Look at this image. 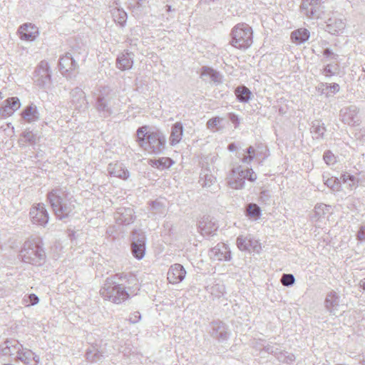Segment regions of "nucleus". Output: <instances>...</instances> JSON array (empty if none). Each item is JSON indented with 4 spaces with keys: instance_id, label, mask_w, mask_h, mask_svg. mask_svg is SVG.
I'll return each mask as SVG.
<instances>
[{
    "instance_id": "62",
    "label": "nucleus",
    "mask_w": 365,
    "mask_h": 365,
    "mask_svg": "<svg viewBox=\"0 0 365 365\" xmlns=\"http://www.w3.org/2000/svg\"><path fill=\"white\" fill-rule=\"evenodd\" d=\"M228 149L230 150V151H235V149H236V146L234 143H230L229 145H228Z\"/></svg>"
},
{
    "instance_id": "46",
    "label": "nucleus",
    "mask_w": 365,
    "mask_h": 365,
    "mask_svg": "<svg viewBox=\"0 0 365 365\" xmlns=\"http://www.w3.org/2000/svg\"><path fill=\"white\" fill-rule=\"evenodd\" d=\"M247 155H244L242 161L245 163H250L255 156V150L252 146H250L245 150Z\"/></svg>"
},
{
    "instance_id": "21",
    "label": "nucleus",
    "mask_w": 365,
    "mask_h": 365,
    "mask_svg": "<svg viewBox=\"0 0 365 365\" xmlns=\"http://www.w3.org/2000/svg\"><path fill=\"white\" fill-rule=\"evenodd\" d=\"M21 115L27 123H33L40 118L38 108L33 103L26 106L22 110Z\"/></svg>"
},
{
    "instance_id": "33",
    "label": "nucleus",
    "mask_w": 365,
    "mask_h": 365,
    "mask_svg": "<svg viewBox=\"0 0 365 365\" xmlns=\"http://www.w3.org/2000/svg\"><path fill=\"white\" fill-rule=\"evenodd\" d=\"M311 133L314 135V138L319 139L324 137V134L326 131L324 123L320 120H314L312 123Z\"/></svg>"
},
{
    "instance_id": "63",
    "label": "nucleus",
    "mask_w": 365,
    "mask_h": 365,
    "mask_svg": "<svg viewBox=\"0 0 365 365\" xmlns=\"http://www.w3.org/2000/svg\"><path fill=\"white\" fill-rule=\"evenodd\" d=\"M360 287L365 290V279L360 282Z\"/></svg>"
},
{
    "instance_id": "52",
    "label": "nucleus",
    "mask_w": 365,
    "mask_h": 365,
    "mask_svg": "<svg viewBox=\"0 0 365 365\" xmlns=\"http://www.w3.org/2000/svg\"><path fill=\"white\" fill-rule=\"evenodd\" d=\"M227 117L229 120L234 124L235 128H237L240 123V119L238 115L234 113H229L227 114Z\"/></svg>"
},
{
    "instance_id": "44",
    "label": "nucleus",
    "mask_w": 365,
    "mask_h": 365,
    "mask_svg": "<svg viewBox=\"0 0 365 365\" xmlns=\"http://www.w3.org/2000/svg\"><path fill=\"white\" fill-rule=\"evenodd\" d=\"M210 292L215 297L220 298L225 293V287L222 284H215L210 287Z\"/></svg>"
},
{
    "instance_id": "2",
    "label": "nucleus",
    "mask_w": 365,
    "mask_h": 365,
    "mask_svg": "<svg viewBox=\"0 0 365 365\" xmlns=\"http://www.w3.org/2000/svg\"><path fill=\"white\" fill-rule=\"evenodd\" d=\"M166 138L158 131H152L148 126L138 128V146L148 153L160 154L165 148Z\"/></svg>"
},
{
    "instance_id": "43",
    "label": "nucleus",
    "mask_w": 365,
    "mask_h": 365,
    "mask_svg": "<svg viewBox=\"0 0 365 365\" xmlns=\"http://www.w3.org/2000/svg\"><path fill=\"white\" fill-rule=\"evenodd\" d=\"M6 344L10 346L11 350L12 351V353H11V355H14L15 353L17 355H19V353L20 351H22L23 345L21 344L17 340L7 339Z\"/></svg>"
},
{
    "instance_id": "41",
    "label": "nucleus",
    "mask_w": 365,
    "mask_h": 365,
    "mask_svg": "<svg viewBox=\"0 0 365 365\" xmlns=\"http://www.w3.org/2000/svg\"><path fill=\"white\" fill-rule=\"evenodd\" d=\"M339 71V65L337 63H329L326 65L322 71V73L327 77L336 74Z\"/></svg>"
},
{
    "instance_id": "32",
    "label": "nucleus",
    "mask_w": 365,
    "mask_h": 365,
    "mask_svg": "<svg viewBox=\"0 0 365 365\" xmlns=\"http://www.w3.org/2000/svg\"><path fill=\"white\" fill-rule=\"evenodd\" d=\"M215 181V178L211 173L210 170L207 168L202 169L200 174L199 182L203 187H210Z\"/></svg>"
},
{
    "instance_id": "23",
    "label": "nucleus",
    "mask_w": 365,
    "mask_h": 365,
    "mask_svg": "<svg viewBox=\"0 0 365 365\" xmlns=\"http://www.w3.org/2000/svg\"><path fill=\"white\" fill-rule=\"evenodd\" d=\"M110 8L114 21L123 26L127 20L126 12L123 9H120L119 4L115 1L113 3V5L110 6Z\"/></svg>"
},
{
    "instance_id": "34",
    "label": "nucleus",
    "mask_w": 365,
    "mask_h": 365,
    "mask_svg": "<svg viewBox=\"0 0 365 365\" xmlns=\"http://www.w3.org/2000/svg\"><path fill=\"white\" fill-rule=\"evenodd\" d=\"M233 173H239L240 177L244 180L247 179L251 182H254L257 179V175L252 168L244 170L242 166H237L233 168Z\"/></svg>"
},
{
    "instance_id": "15",
    "label": "nucleus",
    "mask_w": 365,
    "mask_h": 365,
    "mask_svg": "<svg viewBox=\"0 0 365 365\" xmlns=\"http://www.w3.org/2000/svg\"><path fill=\"white\" fill-rule=\"evenodd\" d=\"M19 37L24 41H34L39 34L38 29L31 23H25L18 29Z\"/></svg>"
},
{
    "instance_id": "1",
    "label": "nucleus",
    "mask_w": 365,
    "mask_h": 365,
    "mask_svg": "<svg viewBox=\"0 0 365 365\" xmlns=\"http://www.w3.org/2000/svg\"><path fill=\"white\" fill-rule=\"evenodd\" d=\"M71 198L66 187H55L47 194V199L58 219L63 220L73 214L75 202Z\"/></svg>"
},
{
    "instance_id": "29",
    "label": "nucleus",
    "mask_w": 365,
    "mask_h": 365,
    "mask_svg": "<svg viewBox=\"0 0 365 365\" xmlns=\"http://www.w3.org/2000/svg\"><path fill=\"white\" fill-rule=\"evenodd\" d=\"M20 106L21 103L17 97L9 98L6 100L5 106L2 108L3 112L7 115H11L20 108Z\"/></svg>"
},
{
    "instance_id": "7",
    "label": "nucleus",
    "mask_w": 365,
    "mask_h": 365,
    "mask_svg": "<svg viewBox=\"0 0 365 365\" xmlns=\"http://www.w3.org/2000/svg\"><path fill=\"white\" fill-rule=\"evenodd\" d=\"M300 11L309 19H319L324 14V6L321 0H302Z\"/></svg>"
},
{
    "instance_id": "59",
    "label": "nucleus",
    "mask_w": 365,
    "mask_h": 365,
    "mask_svg": "<svg viewBox=\"0 0 365 365\" xmlns=\"http://www.w3.org/2000/svg\"><path fill=\"white\" fill-rule=\"evenodd\" d=\"M1 353L3 355H11L12 351L9 344H6V341L4 343V346L1 348Z\"/></svg>"
},
{
    "instance_id": "11",
    "label": "nucleus",
    "mask_w": 365,
    "mask_h": 365,
    "mask_svg": "<svg viewBox=\"0 0 365 365\" xmlns=\"http://www.w3.org/2000/svg\"><path fill=\"white\" fill-rule=\"evenodd\" d=\"M359 108L354 105L342 108L339 111L341 120L345 124L354 126L360 124V119L358 116Z\"/></svg>"
},
{
    "instance_id": "42",
    "label": "nucleus",
    "mask_w": 365,
    "mask_h": 365,
    "mask_svg": "<svg viewBox=\"0 0 365 365\" xmlns=\"http://www.w3.org/2000/svg\"><path fill=\"white\" fill-rule=\"evenodd\" d=\"M145 254V238L143 233L138 232V260Z\"/></svg>"
},
{
    "instance_id": "14",
    "label": "nucleus",
    "mask_w": 365,
    "mask_h": 365,
    "mask_svg": "<svg viewBox=\"0 0 365 365\" xmlns=\"http://www.w3.org/2000/svg\"><path fill=\"white\" fill-rule=\"evenodd\" d=\"M209 255L211 259L219 261H230L232 258L228 246L224 243H219L210 249Z\"/></svg>"
},
{
    "instance_id": "31",
    "label": "nucleus",
    "mask_w": 365,
    "mask_h": 365,
    "mask_svg": "<svg viewBox=\"0 0 365 365\" xmlns=\"http://www.w3.org/2000/svg\"><path fill=\"white\" fill-rule=\"evenodd\" d=\"M235 94L237 99L241 103H247L251 98L252 93L245 86H240L235 88Z\"/></svg>"
},
{
    "instance_id": "61",
    "label": "nucleus",
    "mask_w": 365,
    "mask_h": 365,
    "mask_svg": "<svg viewBox=\"0 0 365 365\" xmlns=\"http://www.w3.org/2000/svg\"><path fill=\"white\" fill-rule=\"evenodd\" d=\"M132 254L135 258H137V242L133 239L131 244Z\"/></svg>"
},
{
    "instance_id": "13",
    "label": "nucleus",
    "mask_w": 365,
    "mask_h": 365,
    "mask_svg": "<svg viewBox=\"0 0 365 365\" xmlns=\"http://www.w3.org/2000/svg\"><path fill=\"white\" fill-rule=\"evenodd\" d=\"M236 244L238 249L241 251H250L252 248L254 252H259L261 245L259 242L251 237V235H240L237 237Z\"/></svg>"
},
{
    "instance_id": "39",
    "label": "nucleus",
    "mask_w": 365,
    "mask_h": 365,
    "mask_svg": "<svg viewBox=\"0 0 365 365\" xmlns=\"http://www.w3.org/2000/svg\"><path fill=\"white\" fill-rule=\"evenodd\" d=\"M277 359L281 362L292 364L295 361L296 357L292 353L279 351L277 354Z\"/></svg>"
},
{
    "instance_id": "56",
    "label": "nucleus",
    "mask_w": 365,
    "mask_h": 365,
    "mask_svg": "<svg viewBox=\"0 0 365 365\" xmlns=\"http://www.w3.org/2000/svg\"><path fill=\"white\" fill-rule=\"evenodd\" d=\"M356 239L360 242H365V225L360 227L356 235Z\"/></svg>"
},
{
    "instance_id": "3",
    "label": "nucleus",
    "mask_w": 365,
    "mask_h": 365,
    "mask_svg": "<svg viewBox=\"0 0 365 365\" xmlns=\"http://www.w3.org/2000/svg\"><path fill=\"white\" fill-rule=\"evenodd\" d=\"M100 294L104 299L120 304L130 296H135V290L130 287H125L115 281V277H108L103 287L100 289Z\"/></svg>"
},
{
    "instance_id": "20",
    "label": "nucleus",
    "mask_w": 365,
    "mask_h": 365,
    "mask_svg": "<svg viewBox=\"0 0 365 365\" xmlns=\"http://www.w3.org/2000/svg\"><path fill=\"white\" fill-rule=\"evenodd\" d=\"M16 357L25 364L36 365L39 362L38 356L31 350L24 347L22 351H20L19 355H16Z\"/></svg>"
},
{
    "instance_id": "49",
    "label": "nucleus",
    "mask_w": 365,
    "mask_h": 365,
    "mask_svg": "<svg viewBox=\"0 0 365 365\" xmlns=\"http://www.w3.org/2000/svg\"><path fill=\"white\" fill-rule=\"evenodd\" d=\"M24 301L27 303V306H33L38 303L39 299L36 294H31L25 296Z\"/></svg>"
},
{
    "instance_id": "17",
    "label": "nucleus",
    "mask_w": 365,
    "mask_h": 365,
    "mask_svg": "<svg viewBox=\"0 0 365 365\" xmlns=\"http://www.w3.org/2000/svg\"><path fill=\"white\" fill-rule=\"evenodd\" d=\"M340 297L335 291H331L326 295L324 304L330 315L335 316L339 311Z\"/></svg>"
},
{
    "instance_id": "54",
    "label": "nucleus",
    "mask_w": 365,
    "mask_h": 365,
    "mask_svg": "<svg viewBox=\"0 0 365 365\" xmlns=\"http://www.w3.org/2000/svg\"><path fill=\"white\" fill-rule=\"evenodd\" d=\"M259 199L264 203H269L270 201V195L268 190H262L259 194Z\"/></svg>"
},
{
    "instance_id": "57",
    "label": "nucleus",
    "mask_w": 365,
    "mask_h": 365,
    "mask_svg": "<svg viewBox=\"0 0 365 365\" xmlns=\"http://www.w3.org/2000/svg\"><path fill=\"white\" fill-rule=\"evenodd\" d=\"M220 121V118L219 117L212 118L207 122V127L210 129L213 128L217 125Z\"/></svg>"
},
{
    "instance_id": "8",
    "label": "nucleus",
    "mask_w": 365,
    "mask_h": 365,
    "mask_svg": "<svg viewBox=\"0 0 365 365\" xmlns=\"http://www.w3.org/2000/svg\"><path fill=\"white\" fill-rule=\"evenodd\" d=\"M34 82L41 88H46L51 83V71L48 63L41 61L36 67L34 75Z\"/></svg>"
},
{
    "instance_id": "50",
    "label": "nucleus",
    "mask_w": 365,
    "mask_h": 365,
    "mask_svg": "<svg viewBox=\"0 0 365 365\" xmlns=\"http://www.w3.org/2000/svg\"><path fill=\"white\" fill-rule=\"evenodd\" d=\"M328 89V83H320L316 87L317 91L320 94H325L327 97L329 96V93H327V90Z\"/></svg>"
},
{
    "instance_id": "9",
    "label": "nucleus",
    "mask_w": 365,
    "mask_h": 365,
    "mask_svg": "<svg viewBox=\"0 0 365 365\" xmlns=\"http://www.w3.org/2000/svg\"><path fill=\"white\" fill-rule=\"evenodd\" d=\"M78 68V65L71 53H66L59 59V69L67 78H71L74 72Z\"/></svg>"
},
{
    "instance_id": "47",
    "label": "nucleus",
    "mask_w": 365,
    "mask_h": 365,
    "mask_svg": "<svg viewBox=\"0 0 365 365\" xmlns=\"http://www.w3.org/2000/svg\"><path fill=\"white\" fill-rule=\"evenodd\" d=\"M329 208V206L325 205V204H320L317 205L314 207V212L316 216L318 217H322L326 213V211H328Z\"/></svg>"
},
{
    "instance_id": "4",
    "label": "nucleus",
    "mask_w": 365,
    "mask_h": 365,
    "mask_svg": "<svg viewBox=\"0 0 365 365\" xmlns=\"http://www.w3.org/2000/svg\"><path fill=\"white\" fill-rule=\"evenodd\" d=\"M19 256L25 263L40 266L46 261V253L39 239L26 240L20 251Z\"/></svg>"
},
{
    "instance_id": "6",
    "label": "nucleus",
    "mask_w": 365,
    "mask_h": 365,
    "mask_svg": "<svg viewBox=\"0 0 365 365\" xmlns=\"http://www.w3.org/2000/svg\"><path fill=\"white\" fill-rule=\"evenodd\" d=\"M115 99L106 88L100 91L96 99V108L99 113L104 118L109 117L113 113Z\"/></svg>"
},
{
    "instance_id": "5",
    "label": "nucleus",
    "mask_w": 365,
    "mask_h": 365,
    "mask_svg": "<svg viewBox=\"0 0 365 365\" xmlns=\"http://www.w3.org/2000/svg\"><path fill=\"white\" fill-rule=\"evenodd\" d=\"M252 33V29L248 24H237L232 30L231 45L240 49L249 48L253 42Z\"/></svg>"
},
{
    "instance_id": "37",
    "label": "nucleus",
    "mask_w": 365,
    "mask_h": 365,
    "mask_svg": "<svg viewBox=\"0 0 365 365\" xmlns=\"http://www.w3.org/2000/svg\"><path fill=\"white\" fill-rule=\"evenodd\" d=\"M86 355V359L91 363L100 361L104 358L103 355L94 347L88 349Z\"/></svg>"
},
{
    "instance_id": "27",
    "label": "nucleus",
    "mask_w": 365,
    "mask_h": 365,
    "mask_svg": "<svg viewBox=\"0 0 365 365\" xmlns=\"http://www.w3.org/2000/svg\"><path fill=\"white\" fill-rule=\"evenodd\" d=\"M134 54L125 52L117 58V67L121 70L129 69L133 64Z\"/></svg>"
},
{
    "instance_id": "55",
    "label": "nucleus",
    "mask_w": 365,
    "mask_h": 365,
    "mask_svg": "<svg viewBox=\"0 0 365 365\" xmlns=\"http://www.w3.org/2000/svg\"><path fill=\"white\" fill-rule=\"evenodd\" d=\"M323 56L326 58H330L331 59H336L339 56L337 54L334 53L329 48H327L323 51Z\"/></svg>"
},
{
    "instance_id": "51",
    "label": "nucleus",
    "mask_w": 365,
    "mask_h": 365,
    "mask_svg": "<svg viewBox=\"0 0 365 365\" xmlns=\"http://www.w3.org/2000/svg\"><path fill=\"white\" fill-rule=\"evenodd\" d=\"M22 136L30 143H35L36 135L31 131H25L23 133Z\"/></svg>"
},
{
    "instance_id": "16",
    "label": "nucleus",
    "mask_w": 365,
    "mask_h": 365,
    "mask_svg": "<svg viewBox=\"0 0 365 365\" xmlns=\"http://www.w3.org/2000/svg\"><path fill=\"white\" fill-rule=\"evenodd\" d=\"M186 271L180 264H174L170 266L167 274V278L171 284H178L185 277Z\"/></svg>"
},
{
    "instance_id": "60",
    "label": "nucleus",
    "mask_w": 365,
    "mask_h": 365,
    "mask_svg": "<svg viewBox=\"0 0 365 365\" xmlns=\"http://www.w3.org/2000/svg\"><path fill=\"white\" fill-rule=\"evenodd\" d=\"M328 89L330 90L331 93L333 94L339 92V85L336 83H333L331 84L328 83Z\"/></svg>"
},
{
    "instance_id": "19",
    "label": "nucleus",
    "mask_w": 365,
    "mask_h": 365,
    "mask_svg": "<svg viewBox=\"0 0 365 365\" xmlns=\"http://www.w3.org/2000/svg\"><path fill=\"white\" fill-rule=\"evenodd\" d=\"M71 102L76 109H85L87 108L88 102L86 99V96L82 89L75 88L71 93Z\"/></svg>"
},
{
    "instance_id": "40",
    "label": "nucleus",
    "mask_w": 365,
    "mask_h": 365,
    "mask_svg": "<svg viewBox=\"0 0 365 365\" xmlns=\"http://www.w3.org/2000/svg\"><path fill=\"white\" fill-rule=\"evenodd\" d=\"M150 212L153 215H163L166 212L165 206L160 202L153 201L151 202Z\"/></svg>"
},
{
    "instance_id": "64",
    "label": "nucleus",
    "mask_w": 365,
    "mask_h": 365,
    "mask_svg": "<svg viewBox=\"0 0 365 365\" xmlns=\"http://www.w3.org/2000/svg\"><path fill=\"white\" fill-rule=\"evenodd\" d=\"M360 133H361V138L365 140V129H361L360 130Z\"/></svg>"
},
{
    "instance_id": "18",
    "label": "nucleus",
    "mask_w": 365,
    "mask_h": 365,
    "mask_svg": "<svg viewBox=\"0 0 365 365\" xmlns=\"http://www.w3.org/2000/svg\"><path fill=\"white\" fill-rule=\"evenodd\" d=\"M200 233L204 236H210L215 234L218 227L215 222L210 216H204L198 225Z\"/></svg>"
},
{
    "instance_id": "28",
    "label": "nucleus",
    "mask_w": 365,
    "mask_h": 365,
    "mask_svg": "<svg viewBox=\"0 0 365 365\" xmlns=\"http://www.w3.org/2000/svg\"><path fill=\"white\" fill-rule=\"evenodd\" d=\"M201 76L210 77L211 81L216 85L222 83V76L221 73L210 67L203 66L202 68Z\"/></svg>"
},
{
    "instance_id": "10",
    "label": "nucleus",
    "mask_w": 365,
    "mask_h": 365,
    "mask_svg": "<svg viewBox=\"0 0 365 365\" xmlns=\"http://www.w3.org/2000/svg\"><path fill=\"white\" fill-rule=\"evenodd\" d=\"M209 333L219 342L227 341L230 336L227 326L220 320L213 321L210 324Z\"/></svg>"
},
{
    "instance_id": "48",
    "label": "nucleus",
    "mask_w": 365,
    "mask_h": 365,
    "mask_svg": "<svg viewBox=\"0 0 365 365\" xmlns=\"http://www.w3.org/2000/svg\"><path fill=\"white\" fill-rule=\"evenodd\" d=\"M323 158L327 165H333L336 163V158L330 150L324 152Z\"/></svg>"
},
{
    "instance_id": "30",
    "label": "nucleus",
    "mask_w": 365,
    "mask_h": 365,
    "mask_svg": "<svg viewBox=\"0 0 365 365\" xmlns=\"http://www.w3.org/2000/svg\"><path fill=\"white\" fill-rule=\"evenodd\" d=\"M227 179V183L232 189L239 190L245 187V181L240 177L239 173H233V168Z\"/></svg>"
},
{
    "instance_id": "24",
    "label": "nucleus",
    "mask_w": 365,
    "mask_h": 365,
    "mask_svg": "<svg viewBox=\"0 0 365 365\" xmlns=\"http://www.w3.org/2000/svg\"><path fill=\"white\" fill-rule=\"evenodd\" d=\"M345 26L346 24L342 19L329 18L327 21L326 31L336 35L341 32Z\"/></svg>"
},
{
    "instance_id": "22",
    "label": "nucleus",
    "mask_w": 365,
    "mask_h": 365,
    "mask_svg": "<svg viewBox=\"0 0 365 365\" xmlns=\"http://www.w3.org/2000/svg\"><path fill=\"white\" fill-rule=\"evenodd\" d=\"M108 172L111 176L121 179H127L129 175L128 170L125 169L123 164L119 163H110L108 166Z\"/></svg>"
},
{
    "instance_id": "58",
    "label": "nucleus",
    "mask_w": 365,
    "mask_h": 365,
    "mask_svg": "<svg viewBox=\"0 0 365 365\" xmlns=\"http://www.w3.org/2000/svg\"><path fill=\"white\" fill-rule=\"evenodd\" d=\"M341 180L343 181V182L346 183L348 181H351L353 184H355V178L347 173L342 174L341 176Z\"/></svg>"
},
{
    "instance_id": "36",
    "label": "nucleus",
    "mask_w": 365,
    "mask_h": 365,
    "mask_svg": "<svg viewBox=\"0 0 365 365\" xmlns=\"http://www.w3.org/2000/svg\"><path fill=\"white\" fill-rule=\"evenodd\" d=\"M324 184L334 192H338L341 190V182L338 178L331 177L327 178L323 175Z\"/></svg>"
},
{
    "instance_id": "26",
    "label": "nucleus",
    "mask_w": 365,
    "mask_h": 365,
    "mask_svg": "<svg viewBox=\"0 0 365 365\" xmlns=\"http://www.w3.org/2000/svg\"><path fill=\"white\" fill-rule=\"evenodd\" d=\"M183 125L182 123L177 122L171 127V132L170 136V143L174 146L179 143L183 135Z\"/></svg>"
},
{
    "instance_id": "38",
    "label": "nucleus",
    "mask_w": 365,
    "mask_h": 365,
    "mask_svg": "<svg viewBox=\"0 0 365 365\" xmlns=\"http://www.w3.org/2000/svg\"><path fill=\"white\" fill-rule=\"evenodd\" d=\"M246 215L250 217L259 218L261 216L260 207L255 203H250L246 207Z\"/></svg>"
},
{
    "instance_id": "35",
    "label": "nucleus",
    "mask_w": 365,
    "mask_h": 365,
    "mask_svg": "<svg viewBox=\"0 0 365 365\" xmlns=\"http://www.w3.org/2000/svg\"><path fill=\"white\" fill-rule=\"evenodd\" d=\"M174 163V161L168 157L160 158L158 160H150V164L160 170H164L170 168Z\"/></svg>"
},
{
    "instance_id": "12",
    "label": "nucleus",
    "mask_w": 365,
    "mask_h": 365,
    "mask_svg": "<svg viewBox=\"0 0 365 365\" xmlns=\"http://www.w3.org/2000/svg\"><path fill=\"white\" fill-rule=\"evenodd\" d=\"M29 215L34 224L44 226L48 221V214L43 204L32 207Z\"/></svg>"
},
{
    "instance_id": "45",
    "label": "nucleus",
    "mask_w": 365,
    "mask_h": 365,
    "mask_svg": "<svg viewBox=\"0 0 365 365\" xmlns=\"http://www.w3.org/2000/svg\"><path fill=\"white\" fill-rule=\"evenodd\" d=\"M280 281L284 286L291 287L294 284L295 278L292 274H283Z\"/></svg>"
},
{
    "instance_id": "25",
    "label": "nucleus",
    "mask_w": 365,
    "mask_h": 365,
    "mask_svg": "<svg viewBox=\"0 0 365 365\" xmlns=\"http://www.w3.org/2000/svg\"><path fill=\"white\" fill-rule=\"evenodd\" d=\"M291 40L296 44H302L307 42L310 37V32L306 28H299L291 33Z\"/></svg>"
},
{
    "instance_id": "53",
    "label": "nucleus",
    "mask_w": 365,
    "mask_h": 365,
    "mask_svg": "<svg viewBox=\"0 0 365 365\" xmlns=\"http://www.w3.org/2000/svg\"><path fill=\"white\" fill-rule=\"evenodd\" d=\"M264 350L269 354H274L276 357L277 356V354L279 351L278 348H277L271 344H267V345L264 346Z\"/></svg>"
}]
</instances>
